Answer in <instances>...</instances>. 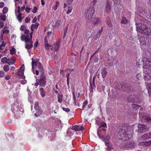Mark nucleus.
Listing matches in <instances>:
<instances>
[{
	"label": "nucleus",
	"mask_w": 151,
	"mask_h": 151,
	"mask_svg": "<svg viewBox=\"0 0 151 151\" xmlns=\"http://www.w3.org/2000/svg\"><path fill=\"white\" fill-rule=\"evenodd\" d=\"M139 16L141 17V14H142L143 15L145 16L146 17L149 19L151 20V12H150L149 14H147V12L146 10L144 9L143 10H140L139 12Z\"/></svg>",
	"instance_id": "nucleus-9"
},
{
	"label": "nucleus",
	"mask_w": 151,
	"mask_h": 151,
	"mask_svg": "<svg viewBox=\"0 0 151 151\" xmlns=\"http://www.w3.org/2000/svg\"><path fill=\"white\" fill-rule=\"evenodd\" d=\"M31 8L28 7H27L25 9V11L26 12L28 13L30 12V10L31 9Z\"/></svg>",
	"instance_id": "nucleus-64"
},
{
	"label": "nucleus",
	"mask_w": 151,
	"mask_h": 151,
	"mask_svg": "<svg viewBox=\"0 0 151 151\" xmlns=\"http://www.w3.org/2000/svg\"><path fill=\"white\" fill-rule=\"evenodd\" d=\"M24 64H23L22 66L20 67L19 69V72L20 74L24 73Z\"/></svg>",
	"instance_id": "nucleus-25"
},
{
	"label": "nucleus",
	"mask_w": 151,
	"mask_h": 151,
	"mask_svg": "<svg viewBox=\"0 0 151 151\" xmlns=\"http://www.w3.org/2000/svg\"><path fill=\"white\" fill-rule=\"evenodd\" d=\"M22 14L21 13H19V14L17 16V18L18 20V21L20 22H21L22 19L23 18L22 17Z\"/></svg>",
	"instance_id": "nucleus-32"
},
{
	"label": "nucleus",
	"mask_w": 151,
	"mask_h": 151,
	"mask_svg": "<svg viewBox=\"0 0 151 151\" xmlns=\"http://www.w3.org/2000/svg\"><path fill=\"white\" fill-rule=\"evenodd\" d=\"M103 29V28L101 27V29H99L98 32L96 34V37L97 38H99L100 37L101 35V34L102 32V30Z\"/></svg>",
	"instance_id": "nucleus-31"
},
{
	"label": "nucleus",
	"mask_w": 151,
	"mask_h": 151,
	"mask_svg": "<svg viewBox=\"0 0 151 151\" xmlns=\"http://www.w3.org/2000/svg\"><path fill=\"white\" fill-rule=\"evenodd\" d=\"M58 101L59 103H61L62 102L63 95L59 94H58Z\"/></svg>",
	"instance_id": "nucleus-26"
},
{
	"label": "nucleus",
	"mask_w": 151,
	"mask_h": 151,
	"mask_svg": "<svg viewBox=\"0 0 151 151\" xmlns=\"http://www.w3.org/2000/svg\"><path fill=\"white\" fill-rule=\"evenodd\" d=\"M70 73H68L66 76V78H67V84L68 86L69 87V77L70 76Z\"/></svg>",
	"instance_id": "nucleus-43"
},
{
	"label": "nucleus",
	"mask_w": 151,
	"mask_h": 151,
	"mask_svg": "<svg viewBox=\"0 0 151 151\" xmlns=\"http://www.w3.org/2000/svg\"><path fill=\"white\" fill-rule=\"evenodd\" d=\"M141 74L140 73H138L136 76V78L138 79H140L141 78Z\"/></svg>",
	"instance_id": "nucleus-61"
},
{
	"label": "nucleus",
	"mask_w": 151,
	"mask_h": 151,
	"mask_svg": "<svg viewBox=\"0 0 151 151\" xmlns=\"http://www.w3.org/2000/svg\"><path fill=\"white\" fill-rule=\"evenodd\" d=\"M118 132L119 136L121 135L119 138L123 140L127 141L130 139L132 137V128L128 125L125 124L121 126Z\"/></svg>",
	"instance_id": "nucleus-1"
},
{
	"label": "nucleus",
	"mask_w": 151,
	"mask_h": 151,
	"mask_svg": "<svg viewBox=\"0 0 151 151\" xmlns=\"http://www.w3.org/2000/svg\"><path fill=\"white\" fill-rule=\"evenodd\" d=\"M144 21H146L147 23L148 21L145 19ZM143 20H141L139 23L137 22H136L137 31L143 34L151 36V28L147 27L143 23Z\"/></svg>",
	"instance_id": "nucleus-2"
},
{
	"label": "nucleus",
	"mask_w": 151,
	"mask_h": 151,
	"mask_svg": "<svg viewBox=\"0 0 151 151\" xmlns=\"http://www.w3.org/2000/svg\"><path fill=\"white\" fill-rule=\"evenodd\" d=\"M88 104V101L87 100H85L83 104V107L82 109H83Z\"/></svg>",
	"instance_id": "nucleus-39"
},
{
	"label": "nucleus",
	"mask_w": 151,
	"mask_h": 151,
	"mask_svg": "<svg viewBox=\"0 0 151 151\" xmlns=\"http://www.w3.org/2000/svg\"><path fill=\"white\" fill-rule=\"evenodd\" d=\"M4 70L6 72H7L9 70V68L7 65H5L4 67Z\"/></svg>",
	"instance_id": "nucleus-42"
},
{
	"label": "nucleus",
	"mask_w": 151,
	"mask_h": 151,
	"mask_svg": "<svg viewBox=\"0 0 151 151\" xmlns=\"http://www.w3.org/2000/svg\"><path fill=\"white\" fill-rule=\"evenodd\" d=\"M131 97L129 96L128 98V100L129 102H134V99L132 97V96L131 95Z\"/></svg>",
	"instance_id": "nucleus-41"
},
{
	"label": "nucleus",
	"mask_w": 151,
	"mask_h": 151,
	"mask_svg": "<svg viewBox=\"0 0 151 151\" xmlns=\"http://www.w3.org/2000/svg\"><path fill=\"white\" fill-rule=\"evenodd\" d=\"M90 95H92L93 93V90L94 89V75L93 78L92 82L91 81V78H90Z\"/></svg>",
	"instance_id": "nucleus-11"
},
{
	"label": "nucleus",
	"mask_w": 151,
	"mask_h": 151,
	"mask_svg": "<svg viewBox=\"0 0 151 151\" xmlns=\"http://www.w3.org/2000/svg\"><path fill=\"white\" fill-rule=\"evenodd\" d=\"M72 9L73 8L72 7L69 6L68 8V9L67 11L66 14H70L71 12Z\"/></svg>",
	"instance_id": "nucleus-38"
},
{
	"label": "nucleus",
	"mask_w": 151,
	"mask_h": 151,
	"mask_svg": "<svg viewBox=\"0 0 151 151\" xmlns=\"http://www.w3.org/2000/svg\"><path fill=\"white\" fill-rule=\"evenodd\" d=\"M32 31V32L31 33H30L29 35H24V37L26 38H27L28 39L32 40V35L33 34V31Z\"/></svg>",
	"instance_id": "nucleus-28"
},
{
	"label": "nucleus",
	"mask_w": 151,
	"mask_h": 151,
	"mask_svg": "<svg viewBox=\"0 0 151 151\" xmlns=\"http://www.w3.org/2000/svg\"><path fill=\"white\" fill-rule=\"evenodd\" d=\"M39 25V23L37 22L35 24H32L31 25V31H33L35 29H37Z\"/></svg>",
	"instance_id": "nucleus-18"
},
{
	"label": "nucleus",
	"mask_w": 151,
	"mask_h": 151,
	"mask_svg": "<svg viewBox=\"0 0 151 151\" xmlns=\"http://www.w3.org/2000/svg\"><path fill=\"white\" fill-rule=\"evenodd\" d=\"M61 22V21L60 20H58L55 22V26L56 27H59Z\"/></svg>",
	"instance_id": "nucleus-44"
},
{
	"label": "nucleus",
	"mask_w": 151,
	"mask_h": 151,
	"mask_svg": "<svg viewBox=\"0 0 151 151\" xmlns=\"http://www.w3.org/2000/svg\"><path fill=\"white\" fill-rule=\"evenodd\" d=\"M8 9L7 7H5L3 9V12L4 14H6L8 12Z\"/></svg>",
	"instance_id": "nucleus-48"
},
{
	"label": "nucleus",
	"mask_w": 151,
	"mask_h": 151,
	"mask_svg": "<svg viewBox=\"0 0 151 151\" xmlns=\"http://www.w3.org/2000/svg\"><path fill=\"white\" fill-rule=\"evenodd\" d=\"M37 81L40 83V86H44L46 84V77L45 74L42 73L40 75L39 79H37Z\"/></svg>",
	"instance_id": "nucleus-7"
},
{
	"label": "nucleus",
	"mask_w": 151,
	"mask_h": 151,
	"mask_svg": "<svg viewBox=\"0 0 151 151\" xmlns=\"http://www.w3.org/2000/svg\"><path fill=\"white\" fill-rule=\"evenodd\" d=\"M141 60L143 62L144 78L145 80L146 81V78L148 79V78L146 77L147 75L146 74V73L151 72V59L147 58L146 57H143Z\"/></svg>",
	"instance_id": "nucleus-3"
},
{
	"label": "nucleus",
	"mask_w": 151,
	"mask_h": 151,
	"mask_svg": "<svg viewBox=\"0 0 151 151\" xmlns=\"http://www.w3.org/2000/svg\"><path fill=\"white\" fill-rule=\"evenodd\" d=\"M62 109L64 111L66 112H68L70 111V109L68 108H67L65 107H63Z\"/></svg>",
	"instance_id": "nucleus-56"
},
{
	"label": "nucleus",
	"mask_w": 151,
	"mask_h": 151,
	"mask_svg": "<svg viewBox=\"0 0 151 151\" xmlns=\"http://www.w3.org/2000/svg\"><path fill=\"white\" fill-rule=\"evenodd\" d=\"M21 38L22 41H25V48L27 49H30L33 46V43L32 42V40L26 38L24 36V35H22Z\"/></svg>",
	"instance_id": "nucleus-6"
},
{
	"label": "nucleus",
	"mask_w": 151,
	"mask_h": 151,
	"mask_svg": "<svg viewBox=\"0 0 151 151\" xmlns=\"http://www.w3.org/2000/svg\"><path fill=\"white\" fill-rule=\"evenodd\" d=\"M59 89L58 87V83L55 85V87L53 88V91L56 94H58Z\"/></svg>",
	"instance_id": "nucleus-29"
},
{
	"label": "nucleus",
	"mask_w": 151,
	"mask_h": 151,
	"mask_svg": "<svg viewBox=\"0 0 151 151\" xmlns=\"http://www.w3.org/2000/svg\"><path fill=\"white\" fill-rule=\"evenodd\" d=\"M26 27L24 25H22L20 27V29L22 31H23L26 29Z\"/></svg>",
	"instance_id": "nucleus-51"
},
{
	"label": "nucleus",
	"mask_w": 151,
	"mask_h": 151,
	"mask_svg": "<svg viewBox=\"0 0 151 151\" xmlns=\"http://www.w3.org/2000/svg\"><path fill=\"white\" fill-rule=\"evenodd\" d=\"M1 61L3 63H7L8 64V62H9V59H8L6 57H5L1 59Z\"/></svg>",
	"instance_id": "nucleus-23"
},
{
	"label": "nucleus",
	"mask_w": 151,
	"mask_h": 151,
	"mask_svg": "<svg viewBox=\"0 0 151 151\" xmlns=\"http://www.w3.org/2000/svg\"><path fill=\"white\" fill-rule=\"evenodd\" d=\"M4 74L5 73L3 71H0V77H3Z\"/></svg>",
	"instance_id": "nucleus-54"
},
{
	"label": "nucleus",
	"mask_w": 151,
	"mask_h": 151,
	"mask_svg": "<svg viewBox=\"0 0 151 151\" xmlns=\"http://www.w3.org/2000/svg\"><path fill=\"white\" fill-rule=\"evenodd\" d=\"M59 4L60 3L59 2L56 1V4L52 7V9L55 11L56 10Z\"/></svg>",
	"instance_id": "nucleus-36"
},
{
	"label": "nucleus",
	"mask_w": 151,
	"mask_h": 151,
	"mask_svg": "<svg viewBox=\"0 0 151 151\" xmlns=\"http://www.w3.org/2000/svg\"><path fill=\"white\" fill-rule=\"evenodd\" d=\"M10 53L11 54H13L16 53V50L14 47L12 48L10 50Z\"/></svg>",
	"instance_id": "nucleus-37"
},
{
	"label": "nucleus",
	"mask_w": 151,
	"mask_h": 151,
	"mask_svg": "<svg viewBox=\"0 0 151 151\" xmlns=\"http://www.w3.org/2000/svg\"><path fill=\"white\" fill-rule=\"evenodd\" d=\"M147 88L148 92L149 94L151 96V83L149 82H145Z\"/></svg>",
	"instance_id": "nucleus-17"
},
{
	"label": "nucleus",
	"mask_w": 151,
	"mask_h": 151,
	"mask_svg": "<svg viewBox=\"0 0 151 151\" xmlns=\"http://www.w3.org/2000/svg\"><path fill=\"white\" fill-rule=\"evenodd\" d=\"M1 19L3 21H5L6 19V16L5 15H3L1 16Z\"/></svg>",
	"instance_id": "nucleus-58"
},
{
	"label": "nucleus",
	"mask_w": 151,
	"mask_h": 151,
	"mask_svg": "<svg viewBox=\"0 0 151 151\" xmlns=\"http://www.w3.org/2000/svg\"><path fill=\"white\" fill-rule=\"evenodd\" d=\"M77 131H82L84 129V128L82 125L77 126Z\"/></svg>",
	"instance_id": "nucleus-34"
},
{
	"label": "nucleus",
	"mask_w": 151,
	"mask_h": 151,
	"mask_svg": "<svg viewBox=\"0 0 151 151\" xmlns=\"http://www.w3.org/2000/svg\"><path fill=\"white\" fill-rule=\"evenodd\" d=\"M35 57H33L32 59V61H34L35 62H37V63H39L38 62V61H39V58H35Z\"/></svg>",
	"instance_id": "nucleus-55"
},
{
	"label": "nucleus",
	"mask_w": 151,
	"mask_h": 151,
	"mask_svg": "<svg viewBox=\"0 0 151 151\" xmlns=\"http://www.w3.org/2000/svg\"><path fill=\"white\" fill-rule=\"evenodd\" d=\"M127 22V20L126 18L124 17H123L122 18V20L121 21V23L122 24H125Z\"/></svg>",
	"instance_id": "nucleus-30"
},
{
	"label": "nucleus",
	"mask_w": 151,
	"mask_h": 151,
	"mask_svg": "<svg viewBox=\"0 0 151 151\" xmlns=\"http://www.w3.org/2000/svg\"><path fill=\"white\" fill-rule=\"evenodd\" d=\"M143 140H145L151 139V132L144 134L142 137Z\"/></svg>",
	"instance_id": "nucleus-13"
},
{
	"label": "nucleus",
	"mask_w": 151,
	"mask_h": 151,
	"mask_svg": "<svg viewBox=\"0 0 151 151\" xmlns=\"http://www.w3.org/2000/svg\"><path fill=\"white\" fill-rule=\"evenodd\" d=\"M96 122L97 125L99 126L97 134L99 137L101 138L106 134V124L102 121H99L97 120H96Z\"/></svg>",
	"instance_id": "nucleus-4"
},
{
	"label": "nucleus",
	"mask_w": 151,
	"mask_h": 151,
	"mask_svg": "<svg viewBox=\"0 0 151 151\" xmlns=\"http://www.w3.org/2000/svg\"><path fill=\"white\" fill-rule=\"evenodd\" d=\"M24 31V33L25 35H29L30 33L28 29H26Z\"/></svg>",
	"instance_id": "nucleus-60"
},
{
	"label": "nucleus",
	"mask_w": 151,
	"mask_h": 151,
	"mask_svg": "<svg viewBox=\"0 0 151 151\" xmlns=\"http://www.w3.org/2000/svg\"><path fill=\"white\" fill-rule=\"evenodd\" d=\"M20 82L21 83L23 84H24L27 83V81L25 79H23L20 81Z\"/></svg>",
	"instance_id": "nucleus-57"
},
{
	"label": "nucleus",
	"mask_w": 151,
	"mask_h": 151,
	"mask_svg": "<svg viewBox=\"0 0 151 151\" xmlns=\"http://www.w3.org/2000/svg\"><path fill=\"white\" fill-rule=\"evenodd\" d=\"M68 25H67L66 27L64 29V35H63V38H64L65 36H66L67 34V32L68 30Z\"/></svg>",
	"instance_id": "nucleus-40"
},
{
	"label": "nucleus",
	"mask_w": 151,
	"mask_h": 151,
	"mask_svg": "<svg viewBox=\"0 0 151 151\" xmlns=\"http://www.w3.org/2000/svg\"><path fill=\"white\" fill-rule=\"evenodd\" d=\"M40 93V95L43 98L45 97V91L44 90L43 88H41L39 90Z\"/></svg>",
	"instance_id": "nucleus-21"
},
{
	"label": "nucleus",
	"mask_w": 151,
	"mask_h": 151,
	"mask_svg": "<svg viewBox=\"0 0 151 151\" xmlns=\"http://www.w3.org/2000/svg\"><path fill=\"white\" fill-rule=\"evenodd\" d=\"M45 48L46 50H50L49 47H50L51 50H53V47L51 45H49L47 43L45 45Z\"/></svg>",
	"instance_id": "nucleus-24"
},
{
	"label": "nucleus",
	"mask_w": 151,
	"mask_h": 151,
	"mask_svg": "<svg viewBox=\"0 0 151 151\" xmlns=\"http://www.w3.org/2000/svg\"><path fill=\"white\" fill-rule=\"evenodd\" d=\"M132 105L133 108L135 109H138L139 107H141L140 106L135 104H133Z\"/></svg>",
	"instance_id": "nucleus-33"
},
{
	"label": "nucleus",
	"mask_w": 151,
	"mask_h": 151,
	"mask_svg": "<svg viewBox=\"0 0 151 151\" xmlns=\"http://www.w3.org/2000/svg\"><path fill=\"white\" fill-rule=\"evenodd\" d=\"M139 145L140 146H151V140L148 142H142L139 143Z\"/></svg>",
	"instance_id": "nucleus-15"
},
{
	"label": "nucleus",
	"mask_w": 151,
	"mask_h": 151,
	"mask_svg": "<svg viewBox=\"0 0 151 151\" xmlns=\"http://www.w3.org/2000/svg\"><path fill=\"white\" fill-rule=\"evenodd\" d=\"M19 104L17 102L12 105L11 109L15 114L16 118L18 119L20 117L22 114L24 110L22 108L19 106Z\"/></svg>",
	"instance_id": "nucleus-5"
},
{
	"label": "nucleus",
	"mask_w": 151,
	"mask_h": 151,
	"mask_svg": "<svg viewBox=\"0 0 151 151\" xmlns=\"http://www.w3.org/2000/svg\"><path fill=\"white\" fill-rule=\"evenodd\" d=\"M9 32V31L8 29H5L3 31V34H7Z\"/></svg>",
	"instance_id": "nucleus-62"
},
{
	"label": "nucleus",
	"mask_w": 151,
	"mask_h": 151,
	"mask_svg": "<svg viewBox=\"0 0 151 151\" xmlns=\"http://www.w3.org/2000/svg\"><path fill=\"white\" fill-rule=\"evenodd\" d=\"M94 12V7H90L88 8L86 12V16L88 19L91 18Z\"/></svg>",
	"instance_id": "nucleus-8"
},
{
	"label": "nucleus",
	"mask_w": 151,
	"mask_h": 151,
	"mask_svg": "<svg viewBox=\"0 0 151 151\" xmlns=\"http://www.w3.org/2000/svg\"><path fill=\"white\" fill-rule=\"evenodd\" d=\"M146 40H147V39H145L143 36L140 37L139 39V41L141 45H146Z\"/></svg>",
	"instance_id": "nucleus-16"
},
{
	"label": "nucleus",
	"mask_w": 151,
	"mask_h": 151,
	"mask_svg": "<svg viewBox=\"0 0 151 151\" xmlns=\"http://www.w3.org/2000/svg\"><path fill=\"white\" fill-rule=\"evenodd\" d=\"M38 63L37 62H35L34 61H32V68L33 69L34 68V66H36L37 64H38Z\"/></svg>",
	"instance_id": "nucleus-45"
},
{
	"label": "nucleus",
	"mask_w": 151,
	"mask_h": 151,
	"mask_svg": "<svg viewBox=\"0 0 151 151\" xmlns=\"http://www.w3.org/2000/svg\"><path fill=\"white\" fill-rule=\"evenodd\" d=\"M126 147H134V142H128L127 144L125 146Z\"/></svg>",
	"instance_id": "nucleus-22"
},
{
	"label": "nucleus",
	"mask_w": 151,
	"mask_h": 151,
	"mask_svg": "<svg viewBox=\"0 0 151 151\" xmlns=\"http://www.w3.org/2000/svg\"><path fill=\"white\" fill-rule=\"evenodd\" d=\"M39 70H42L43 69V66L42 65L41 63H38L37 66Z\"/></svg>",
	"instance_id": "nucleus-35"
},
{
	"label": "nucleus",
	"mask_w": 151,
	"mask_h": 151,
	"mask_svg": "<svg viewBox=\"0 0 151 151\" xmlns=\"http://www.w3.org/2000/svg\"><path fill=\"white\" fill-rule=\"evenodd\" d=\"M37 8L36 6H35L33 9L32 12L34 13H36L37 12Z\"/></svg>",
	"instance_id": "nucleus-59"
},
{
	"label": "nucleus",
	"mask_w": 151,
	"mask_h": 151,
	"mask_svg": "<svg viewBox=\"0 0 151 151\" xmlns=\"http://www.w3.org/2000/svg\"><path fill=\"white\" fill-rule=\"evenodd\" d=\"M15 69V67L13 66L12 67L10 68V70L11 71H12V72L13 73H14V71Z\"/></svg>",
	"instance_id": "nucleus-63"
},
{
	"label": "nucleus",
	"mask_w": 151,
	"mask_h": 151,
	"mask_svg": "<svg viewBox=\"0 0 151 151\" xmlns=\"http://www.w3.org/2000/svg\"><path fill=\"white\" fill-rule=\"evenodd\" d=\"M114 4L116 5H119L120 3V0H114Z\"/></svg>",
	"instance_id": "nucleus-52"
},
{
	"label": "nucleus",
	"mask_w": 151,
	"mask_h": 151,
	"mask_svg": "<svg viewBox=\"0 0 151 151\" xmlns=\"http://www.w3.org/2000/svg\"><path fill=\"white\" fill-rule=\"evenodd\" d=\"M111 3L109 1H108L105 7V10L106 13L109 14L111 11Z\"/></svg>",
	"instance_id": "nucleus-12"
},
{
	"label": "nucleus",
	"mask_w": 151,
	"mask_h": 151,
	"mask_svg": "<svg viewBox=\"0 0 151 151\" xmlns=\"http://www.w3.org/2000/svg\"><path fill=\"white\" fill-rule=\"evenodd\" d=\"M107 25L110 27H111L112 26V24L111 22V21H109L107 22Z\"/></svg>",
	"instance_id": "nucleus-50"
},
{
	"label": "nucleus",
	"mask_w": 151,
	"mask_h": 151,
	"mask_svg": "<svg viewBox=\"0 0 151 151\" xmlns=\"http://www.w3.org/2000/svg\"><path fill=\"white\" fill-rule=\"evenodd\" d=\"M39 103L36 101L35 104V110H37L39 108Z\"/></svg>",
	"instance_id": "nucleus-46"
},
{
	"label": "nucleus",
	"mask_w": 151,
	"mask_h": 151,
	"mask_svg": "<svg viewBox=\"0 0 151 151\" xmlns=\"http://www.w3.org/2000/svg\"><path fill=\"white\" fill-rule=\"evenodd\" d=\"M54 49L56 52L58 51L60 46V42L59 41H57L56 43L54 44Z\"/></svg>",
	"instance_id": "nucleus-19"
},
{
	"label": "nucleus",
	"mask_w": 151,
	"mask_h": 151,
	"mask_svg": "<svg viewBox=\"0 0 151 151\" xmlns=\"http://www.w3.org/2000/svg\"><path fill=\"white\" fill-rule=\"evenodd\" d=\"M101 73L102 74L103 78H104L106 76L107 72L106 71L105 68H104V69L102 70Z\"/></svg>",
	"instance_id": "nucleus-27"
},
{
	"label": "nucleus",
	"mask_w": 151,
	"mask_h": 151,
	"mask_svg": "<svg viewBox=\"0 0 151 151\" xmlns=\"http://www.w3.org/2000/svg\"><path fill=\"white\" fill-rule=\"evenodd\" d=\"M76 97L75 96V94L74 93H73V99L74 100V103L75 105H76Z\"/></svg>",
	"instance_id": "nucleus-53"
},
{
	"label": "nucleus",
	"mask_w": 151,
	"mask_h": 151,
	"mask_svg": "<svg viewBox=\"0 0 151 151\" xmlns=\"http://www.w3.org/2000/svg\"><path fill=\"white\" fill-rule=\"evenodd\" d=\"M16 61V58L15 57H12L10 59H9V62L8 64L12 65Z\"/></svg>",
	"instance_id": "nucleus-20"
},
{
	"label": "nucleus",
	"mask_w": 151,
	"mask_h": 151,
	"mask_svg": "<svg viewBox=\"0 0 151 151\" xmlns=\"http://www.w3.org/2000/svg\"><path fill=\"white\" fill-rule=\"evenodd\" d=\"M30 18L29 17H27L25 18V22L26 23H28L30 22Z\"/></svg>",
	"instance_id": "nucleus-49"
},
{
	"label": "nucleus",
	"mask_w": 151,
	"mask_h": 151,
	"mask_svg": "<svg viewBox=\"0 0 151 151\" xmlns=\"http://www.w3.org/2000/svg\"><path fill=\"white\" fill-rule=\"evenodd\" d=\"M138 132L139 133L144 132L147 130L145 125L144 124H139L138 126Z\"/></svg>",
	"instance_id": "nucleus-10"
},
{
	"label": "nucleus",
	"mask_w": 151,
	"mask_h": 151,
	"mask_svg": "<svg viewBox=\"0 0 151 151\" xmlns=\"http://www.w3.org/2000/svg\"><path fill=\"white\" fill-rule=\"evenodd\" d=\"M100 19L99 18H95V24H98L100 23Z\"/></svg>",
	"instance_id": "nucleus-47"
},
{
	"label": "nucleus",
	"mask_w": 151,
	"mask_h": 151,
	"mask_svg": "<svg viewBox=\"0 0 151 151\" xmlns=\"http://www.w3.org/2000/svg\"><path fill=\"white\" fill-rule=\"evenodd\" d=\"M139 117L140 118L141 117H142V119H141V120L142 121L144 120V121H145V122H151V119L150 117L144 116H143L142 117V114L140 112H139Z\"/></svg>",
	"instance_id": "nucleus-14"
}]
</instances>
